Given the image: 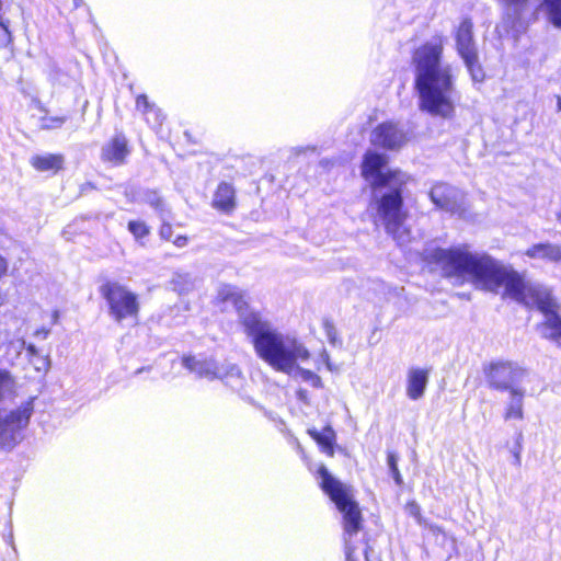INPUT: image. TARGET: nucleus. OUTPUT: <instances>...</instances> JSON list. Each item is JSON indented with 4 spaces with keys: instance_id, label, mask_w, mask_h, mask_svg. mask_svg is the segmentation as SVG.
Returning <instances> with one entry per match:
<instances>
[{
    "instance_id": "1",
    "label": "nucleus",
    "mask_w": 561,
    "mask_h": 561,
    "mask_svg": "<svg viewBox=\"0 0 561 561\" xmlns=\"http://www.w3.org/2000/svg\"><path fill=\"white\" fill-rule=\"evenodd\" d=\"M427 257L446 277L470 282L489 291H502L503 296L540 310L545 320L538 324V332L561 347V317L556 312L557 304L547 287L527 282L511 267L489 255L471 253L467 248L435 249Z\"/></svg>"
},
{
    "instance_id": "2",
    "label": "nucleus",
    "mask_w": 561,
    "mask_h": 561,
    "mask_svg": "<svg viewBox=\"0 0 561 561\" xmlns=\"http://www.w3.org/2000/svg\"><path fill=\"white\" fill-rule=\"evenodd\" d=\"M442 53V38H433L415 50V88L422 111L449 118L455 113L459 98L450 66L440 61Z\"/></svg>"
},
{
    "instance_id": "3",
    "label": "nucleus",
    "mask_w": 561,
    "mask_h": 561,
    "mask_svg": "<svg viewBox=\"0 0 561 561\" xmlns=\"http://www.w3.org/2000/svg\"><path fill=\"white\" fill-rule=\"evenodd\" d=\"M362 174L375 188H389L378 201L376 220L399 245L408 244L412 237L407 225L408 214L403 210L401 190L407 183V175L398 170L387 168V157L368 151L363 160Z\"/></svg>"
},
{
    "instance_id": "4",
    "label": "nucleus",
    "mask_w": 561,
    "mask_h": 561,
    "mask_svg": "<svg viewBox=\"0 0 561 561\" xmlns=\"http://www.w3.org/2000/svg\"><path fill=\"white\" fill-rule=\"evenodd\" d=\"M245 333L251 337L257 356L273 369L290 375L310 353L296 337L277 331L262 316L245 318Z\"/></svg>"
},
{
    "instance_id": "5",
    "label": "nucleus",
    "mask_w": 561,
    "mask_h": 561,
    "mask_svg": "<svg viewBox=\"0 0 561 561\" xmlns=\"http://www.w3.org/2000/svg\"><path fill=\"white\" fill-rule=\"evenodd\" d=\"M321 486L343 513L345 560L368 561L367 547L358 537L362 526V515L358 505L353 501L350 490L335 480L324 466L318 470Z\"/></svg>"
},
{
    "instance_id": "6",
    "label": "nucleus",
    "mask_w": 561,
    "mask_h": 561,
    "mask_svg": "<svg viewBox=\"0 0 561 561\" xmlns=\"http://www.w3.org/2000/svg\"><path fill=\"white\" fill-rule=\"evenodd\" d=\"M34 408L32 401L22 403L13 410H0V446L11 449L24 437L23 432L30 423Z\"/></svg>"
},
{
    "instance_id": "7",
    "label": "nucleus",
    "mask_w": 561,
    "mask_h": 561,
    "mask_svg": "<svg viewBox=\"0 0 561 561\" xmlns=\"http://www.w3.org/2000/svg\"><path fill=\"white\" fill-rule=\"evenodd\" d=\"M101 293L110 307V314L121 322L127 318H136L139 311L137 295L118 283H107Z\"/></svg>"
},
{
    "instance_id": "8",
    "label": "nucleus",
    "mask_w": 561,
    "mask_h": 561,
    "mask_svg": "<svg viewBox=\"0 0 561 561\" xmlns=\"http://www.w3.org/2000/svg\"><path fill=\"white\" fill-rule=\"evenodd\" d=\"M182 363L184 367L195 373L198 377L210 380L218 378L232 388L239 386L242 379L240 369L230 363L218 366L213 359L194 356H184Z\"/></svg>"
},
{
    "instance_id": "9",
    "label": "nucleus",
    "mask_w": 561,
    "mask_h": 561,
    "mask_svg": "<svg viewBox=\"0 0 561 561\" xmlns=\"http://www.w3.org/2000/svg\"><path fill=\"white\" fill-rule=\"evenodd\" d=\"M472 27L473 24L468 19L460 23L456 34L457 49L463 59L472 80L481 82L484 79V72L478 61V53L473 42Z\"/></svg>"
},
{
    "instance_id": "10",
    "label": "nucleus",
    "mask_w": 561,
    "mask_h": 561,
    "mask_svg": "<svg viewBox=\"0 0 561 561\" xmlns=\"http://www.w3.org/2000/svg\"><path fill=\"white\" fill-rule=\"evenodd\" d=\"M483 370L490 388L500 391L517 389L514 386L525 376V370L512 362H492Z\"/></svg>"
},
{
    "instance_id": "11",
    "label": "nucleus",
    "mask_w": 561,
    "mask_h": 561,
    "mask_svg": "<svg viewBox=\"0 0 561 561\" xmlns=\"http://www.w3.org/2000/svg\"><path fill=\"white\" fill-rule=\"evenodd\" d=\"M216 299L217 302L221 305L222 310H227L229 306L234 308L244 329L245 318L248 316H261L260 312L249 307L244 293L236 286L228 284L220 285Z\"/></svg>"
},
{
    "instance_id": "12",
    "label": "nucleus",
    "mask_w": 561,
    "mask_h": 561,
    "mask_svg": "<svg viewBox=\"0 0 561 561\" xmlns=\"http://www.w3.org/2000/svg\"><path fill=\"white\" fill-rule=\"evenodd\" d=\"M370 141L376 147L399 149L405 144L407 135L397 124L387 122L373 130Z\"/></svg>"
},
{
    "instance_id": "13",
    "label": "nucleus",
    "mask_w": 561,
    "mask_h": 561,
    "mask_svg": "<svg viewBox=\"0 0 561 561\" xmlns=\"http://www.w3.org/2000/svg\"><path fill=\"white\" fill-rule=\"evenodd\" d=\"M430 198L437 208L456 213L462 195L457 188L446 183H436L430 191Z\"/></svg>"
},
{
    "instance_id": "14",
    "label": "nucleus",
    "mask_w": 561,
    "mask_h": 561,
    "mask_svg": "<svg viewBox=\"0 0 561 561\" xmlns=\"http://www.w3.org/2000/svg\"><path fill=\"white\" fill-rule=\"evenodd\" d=\"M128 154L129 149L126 138L123 135H116L103 146L101 158L104 162L119 165L125 162Z\"/></svg>"
},
{
    "instance_id": "15",
    "label": "nucleus",
    "mask_w": 561,
    "mask_h": 561,
    "mask_svg": "<svg viewBox=\"0 0 561 561\" xmlns=\"http://www.w3.org/2000/svg\"><path fill=\"white\" fill-rule=\"evenodd\" d=\"M428 382V370L411 368L408 371L407 396L411 400H419L424 396Z\"/></svg>"
},
{
    "instance_id": "16",
    "label": "nucleus",
    "mask_w": 561,
    "mask_h": 561,
    "mask_svg": "<svg viewBox=\"0 0 561 561\" xmlns=\"http://www.w3.org/2000/svg\"><path fill=\"white\" fill-rule=\"evenodd\" d=\"M530 259H541L550 262H561V247L552 243H537L526 250Z\"/></svg>"
},
{
    "instance_id": "17",
    "label": "nucleus",
    "mask_w": 561,
    "mask_h": 561,
    "mask_svg": "<svg viewBox=\"0 0 561 561\" xmlns=\"http://www.w3.org/2000/svg\"><path fill=\"white\" fill-rule=\"evenodd\" d=\"M213 206L219 210L229 213L234 206V190L228 183H220L214 194Z\"/></svg>"
},
{
    "instance_id": "18",
    "label": "nucleus",
    "mask_w": 561,
    "mask_h": 561,
    "mask_svg": "<svg viewBox=\"0 0 561 561\" xmlns=\"http://www.w3.org/2000/svg\"><path fill=\"white\" fill-rule=\"evenodd\" d=\"M30 163L39 172H57L62 168L64 157L56 153L36 154L31 158Z\"/></svg>"
},
{
    "instance_id": "19",
    "label": "nucleus",
    "mask_w": 561,
    "mask_h": 561,
    "mask_svg": "<svg viewBox=\"0 0 561 561\" xmlns=\"http://www.w3.org/2000/svg\"><path fill=\"white\" fill-rule=\"evenodd\" d=\"M524 396L523 389H511L510 401L505 408L504 419L523 420L524 419Z\"/></svg>"
},
{
    "instance_id": "20",
    "label": "nucleus",
    "mask_w": 561,
    "mask_h": 561,
    "mask_svg": "<svg viewBox=\"0 0 561 561\" xmlns=\"http://www.w3.org/2000/svg\"><path fill=\"white\" fill-rule=\"evenodd\" d=\"M308 434L320 445L323 453L328 454L329 456H333L335 433L330 426L323 428L322 432H318L317 430H308Z\"/></svg>"
},
{
    "instance_id": "21",
    "label": "nucleus",
    "mask_w": 561,
    "mask_h": 561,
    "mask_svg": "<svg viewBox=\"0 0 561 561\" xmlns=\"http://www.w3.org/2000/svg\"><path fill=\"white\" fill-rule=\"evenodd\" d=\"M171 284L179 294H187L195 288L196 279L188 272L176 271L172 276Z\"/></svg>"
},
{
    "instance_id": "22",
    "label": "nucleus",
    "mask_w": 561,
    "mask_h": 561,
    "mask_svg": "<svg viewBox=\"0 0 561 561\" xmlns=\"http://www.w3.org/2000/svg\"><path fill=\"white\" fill-rule=\"evenodd\" d=\"M540 8L547 13L549 22L561 28V0H545Z\"/></svg>"
},
{
    "instance_id": "23",
    "label": "nucleus",
    "mask_w": 561,
    "mask_h": 561,
    "mask_svg": "<svg viewBox=\"0 0 561 561\" xmlns=\"http://www.w3.org/2000/svg\"><path fill=\"white\" fill-rule=\"evenodd\" d=\"M128 230L133 233L136 239H141L149 233L148 226L140 220H131L128 224Z\"/></svg>"
},
{
    "instance_id": "24",
    "label": "nucleus",
    "mask_w": 561,
    "mask_h": 561,
    "mask_svg": "<svg viewBox=\"0 0 561 561\" xmlns=\"http://www.w3.org/2000/svg\"><path fill=\"white\" fill-rule=\"evenodd\" d=\"M388 467L391 472L392 478L394 479L396 483L400 485L402 483V477L400 474V471L398 469V457L393 453L388 454Z\"/></svg>"
},
{
    "instance_id": "25",
    "label": "nucleus",
    "mask_w": 561,
    "mask_h": 561,
    "mask_svg": "<svg viewBox=\"0 0 561 561\" xmlns=\"http://www.w3.org/2000/svg\"><path fill=\"white\" fill-rule=\"evenodd\" d=\"M148 203L159 211V215L161 217V220H164L167 218V214H169V210L165 208V205L163 201L156 196L154 194L148 198Z\"/></svg>"
},
{
    "instance_id": "26",
    "label": "nucleus",
    "mask_w": 561,
    "mask_h": 561,
    "mask_svg": "<svg viewBox=\"0 0 561 561\" xmlns=\"http://www.w3.org/2000/svg\"><path fill=\"white\" fill-rule=\"evenodd\" d=\"M296 369L297 374L300 376L302 380L310 382L313 387L320 386V377L313 374L311 370L298 368V366L296 367Z\"/></svg>"
},
{
    "instance_id": "27",
    "label": "nucleus",
    "mask_w": 561,
    "mask_h": 561,
    "mask_svg": "<svg viewBox=\"0 0 561 561\" xmlns=\"http://www.w3.org/2000/svg\"><path fill=\"white\" fill-rule=\"evenodd\" d=\"M64 122L65 118L59 116L43 117L41 127L44 129L59 128L64 124Z\"/></svg>"
},
{
    "instance_id": "28",
    "label": "nucleus",
    "mask_w": 561,
    "mask_h": 561,
    "mask_svg": "<svg viewBox=\"0 0 561 561\" xmlns=\"http://www.w3.org/2000/svg\"><path fill=\"white\" fill-rule=\"evenodd\" d=\"M11 42V34L8 28V24L0 16V47H5Z\"/></svg>"
},
{
    "instance_id": "29",
    "label": "nucleus",
    "mask_w": 561,
    "mask_h": 561,
    "mask_svg": "<svg viewBox=\"0 0 561 561\" xmlns=\"http://www.w3.org/2000/svg\"><path fill=\"white\" fill-rule=\"evenodd\" d=\"M168 219H170L169 214H167V218L164 220H162V226L160 228V236L162 239L170 241L172 238V227L167 221Z\"/></svg>"
},
{
    "instance_id": "30",
    "label": "nucleus",
    "mask_w": 561,
    "mask_h": 561,
    "mask_svg": "<svg viewBox=\"0 0 561 561\" xmlns=\"http://www.w3.org/2000/svg\"><path fill=\"white\" fill-rule=\"evenodd\" d=\"M323 328H324L327 337L329 339V341L331 343L334 344L336 341V330H335L333 323L329 320H324Z\"/></svg>"
},
{
    "instance_id": "31",
    "label": "nucleus",
    "mask_w": 561,
    "mask_h": 561,
    "mask_svg": "<svg viewBox=\"0 0 561 561\" xmlns=\"http://www.w3.org/2000/svg\"><path fill=\"white\" fill-rule=\"evenodd\" d=\"M405 511L409 515L416 518L419 523H421V510L420 506L415 502H410L405 506Z\"/></svg>"
},
{
    "instance_id": "32",
    "label": "nucleus",
    "mask_w": 561,
    "mask_h": 561,
    "mask_svg": "<svg viewBox=\"0 0 561 561\" xmlns=\"http://www.w3.org/2000/svg\"><path fill=\"white\" fill-rule=\"evenodd\" d=\"M136 105L139 111H142L144 114H147L149 110H151V105L149 104L146 95H139L136 100Z\"/></svg>"
},
{
    "instance_id": "33",
    "label": "nucleus",
    "mask_w": 561,
    "mask_h": 561,
    "mask_svg": "<svg viewBox=\"0 0 561 561\" xmlns=\"http://www.w3.org/2000/svg\"><path fill=\"white\" fill-rule=\"evenodd\" d=\"M512 454H513V457H514V465L519 467L520 466V462H522V445L519 442H517V444L514 446V448L512 449Z\"/></svg>"
},
{
    "instance_id": "34",
    "label": "nucleus",
    "mask_w": 561,
    "mask_h": 561,
    "mask_svg": "<svg viewBox=\"0 0 561 561\" xmlns=\"http://www.w3.org/2000/svg\"><path fill=\"white\" fill-rule=\"evenodd\" d=\"M173 244L178 248H183L187 243V238L184 236H178L174 240H172Z\"/></svg>"
},
{
    "instance_id": "35",
    "label": "nucleus",
    "mask_w": 561,
    "mask_h": 561,
    "mask_svg": "<svg viewBox=\"0 0 561 561\" xmlns=\"http://www.w3.org/2000/svg\"><path fill=\"white\" fill-rule=\"evenodd\" d=\"M11 347H14L16 353H20L25 347V341L24 340H18L15 342H12L10 344Z\"/></svg>"
},
{
    "instance_id": "36",
    "label": "nucleus",
    "mask_w": 561,
    "mask_h": 561,
    "mask_svg": "<svg viewBox=\"0 0 561 561\" xmlns=\"http://www.w3.org/2000/svg\"><path fill=\"white\" fill-rule=\"evenodd\" d=\"M7 262L4 261V259L0 255V277H2L5 272H7Z\"/></svg>"
},
{
    "instance_id": "37",
    "label": "nucleus",
    "mask_w": 561,
    "mask_h": 561,
    "mask_svg": "<svg viewBox=\"0 0 561 561\" xmlns=\"http://www.w3.org/2000/svg\"><path fill=\"white\" fill-rule=\"evenodd\" d=\"M26 350H27V353L31 355V356H35L37 355V348L35 347V345L33 344H30L26 346Z\"/></svg>"
},
{
    "instance_id": "38",
    "label": "nucleus",
    "mask_w": 561,
    "mask_h": 561,
    "mask_svg": "<svg viewBox=\"0 0 561 561\" xmlns=\"http://www.w3.org/2000/svg\"><path fill=\"white\" fill-rule=\"evenodd\" d=\"M49 334V330H46V329H42V330H37L35 332V335L39 336V335H43L44 339H46Z\"/></svg>"
},
{
    "instance_id": "39",
    "label": "nucleus",
    "mask_w": 561,
    "mask_h": 561,
    "mask_svg": "<svg viewBox=\"0 0 561 561\" xmlns=\"http://www.w3.org/2000/svg\"><path fill=\"white\" fill-rule=\"evenodd\" d=\"M432 530H433L434 534H436V533L439 534L440 533V530L438 528H432Z\"/></svg>"
},
{
    "instance_id": "40",
    "label": "nucleus",
    "mask_w": 561,
    "mask_h": 561,
    "mask_svg": "<svg viewBox=\"0 0 561 561\" xmlns=\"http://www.w3.org/2000/svg\"><path fill=\"white\" fill-rule=\"evenodd\" d=\"M298 394H299L300 398H305L304 391H301V390L298 391Z\"/></svg>"
},
{
    "instance_id": "41",
    "label": "nucleus",
    "mask_w": 561,
    "mask_h": 561,
    "mask_svg": "<svg viewBox=\"0 0 561 561\" xmlns=\"http://www.w3.org/2000/svg\"><path fill=\"white\" fill-rule=\"evenodd\" d=\"M73 1H75V5H76V7H78V5H79V2H80L81 0H73Z\"/></svg>"
},
{
    "instance_id": "42",
    "label": "nucleus",
    "mask_w": 561,
    "mask_h": 561,
    "mask_svg": "<svg viewBox=\"0 0 561 561\" xmlns=\"http://www.w3.org/2000/svg\"><path fill=\"white\" fill-rule=\"evenodd\" d=\"M558 107H559V110L561 111V99H559Z\"/></svg>"
},
{
    "instance_id": "43",
    "label": "nucleus",
    "mask_w": 561,
    "mask_h": 561,
    "mask_svg": "<svg viewBox=\"0 0 561 561\" xmlns=\"http://www.w3.org/2000/svg\"><path fill=\"white\" fill-rule=\"evenodd\" d=\"M54 318L55 320L58 318V312H55Z\"/></svg>"
}]
</instances>
